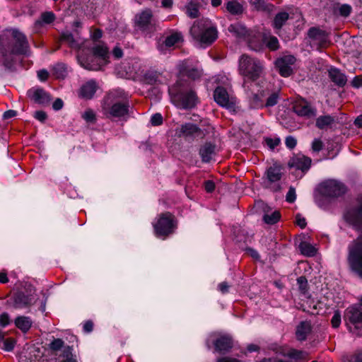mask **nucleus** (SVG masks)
<instances>
[{"label":"nucleus","mask_w":362,"mask_h":362,"mask_svg":"<svg viewBox=\"0 0 362 362\" xmlns=\"http://www.w3.org/2000/svg\"><path fill=\"white\" fill-rule=\"evenodd\" d=\"M279 99V95L277 93H272L266 100L265 106L266 107H272L275 105Z\"/></svg>","instance_id":"obj_40"},{"label":"nucleus","mask_w":362,"mask_h":362,"mask_svg":"<svg viewBox=\"0 0 362 362\" xmlns=\"http://www.w3.org/2000/svg\"><path fill=\"white\" fill-rule=\"evenodd\" d=\"M312 160L308 156L298 153L291 157L288 163L290 168L295 170H300L302 175H304L310 168Z\"/></svg>","instance_id":"obj_13"},{"label":"nucleus","mask_w":362,"mask_h":362,"mask_svg":"<svg viewBox=\"0 0 362 362\" xmlns=\"http://www.w3.org/2000/svg\"><path fill=\"white\" fill-rule=\"evenodd\" d=\"M141 80L147 84L153 85L163 83L165 81V77L161 73L151 70L144 73Z\"/></svg>","instance_id":"obj_20"},{"label":"nucleus","mask_w":362,"mask_h":362,"mask_svg":"<svg viewBox=\"0 0 362 362\" xmlns=\"http://www.w3.org/2000/svg\"><path fill=\"white\" fill-rule=\"evenodd\" d=\"M10 32L15 45H0V62L6 66H10L13 64L16 55L28 53V43L25 36L16 30Z\"/></svg>","instance_id":"obj_2"},{"label":"nucleus","mask_w":362,"mask_h":362,"mask_svg":"<svg viewBox=\"0 0 362 362\" xmlns=\"http://www.w3.org/2000/svg\"><path fill=\"white\" fill-rule=\"evenodd\" d=\"M340 13L343 16H348L351 11V7L347 4H344L340 7Z\"/></svg>","instance_id":"obj_52"},{"label":"nucleus","mask_w":362,"mask_h":362,"mask_svg":"<svg viewBox=\"0 0 362 362\" xmlns=\"http://www.w3.org/2000/svg\"><path fill=\"white\" fill-rule=\"evenodd\" d=\"M135 23L140 29L146 31H151L156 26V21L150 9H146L136 15Z\"/></svg>","instance_id":"obj_12"},{"label":"nucleus","mask_w":362,"mask_h":362,"mask_svg":"<svg viewBox=\"0 0 362 362\" xmlns=\"http://www.w3.org/2000/svg\"><path fill=\"white\" fill-rule=\"evenodd\" d=\"M112 54L115 59H119L123 55L122 50L118 47L114 48Z\"/></svg>","instance_id":"obj_62"},{"label":"nucleus","mask_w":362,"mask_h":362,"mask_svg":"<svg viewBox=\"0 0 362 362\" xmlns=\"http://www.w3.org/2000/svg\"><path fill=\"white\" fill-rule=\"evenodd\" d=\"M351 83L354 87L359 88L360 86H362V76H357L354 77Z\"/></svg>","instance_id":"obj_59"},{"label":"nucleus","mask_w":362,"mask_h":362,"mask_svg":"<svg viewBox=\"0 0 362 362\" xmlns=\"http://www.w3.org/2000/svg\"><path fill=\"white\" fill-rule=\"evenodd\" d=\"M178 68L180 74L187 76L192 79H196L202 75V71L199 69L197 64H194L193 62L189 60L182 62Z\"/></svg>","instance_id":"obj_16"},{"label":"nucleus","mask_w":362,"mask_h":362,"mask_svg":"<svg viewBox=\"0 0 362 362\" xmlns=\"http://www.w3.org/2000/svg\"><path fill=\"white\" fill-rule=\"evenodd\" d=\"M329 75L332 81L337 85L340 86L345 85L346 82V77L339 69L331 68L329 70Z\"/></svg>","instance_id":"obj_26"},{"label":"nucleus","mask_w":362,"mask_h":362,"mask_svg":"<svg viewBox=\"0 0 362 362\" xmlns=\"http://www.w3.org/2000/svg\"><path fill=\"white\" fill-rule=\"evenodd\" d=\"M252 4L255 5V7L257 10H261L264 8V3L263 1L258 0L257 2L252 1Z\"/></svg>","instance_id":"obj_64"},{"label":"nucleus","mask_w":362,"mask_h":362,"mask_svg":"<svg viewBox=\"0 0 362 362\" xmlns=\"http://www.w3.org/2000/svg\"><path fill=\"white\" fill-rule=\"evenodd\" d=\"M288 18V14L286 12L278 13L274 21V27L276 29H280Z\"/></svg>","instance_id":"obj_35"},{"label":"nucleus","mask_w":362,"mask_h":362,"mask_svg":"<svg viewBox=\"0 0 362 362\" xmlns=\"http://www.w3.org/2000/svg\"><path fill=\"white\" fill-rule=\"evenodd\" d=\"M344 320L346 325L352 331L349 325H352L357 328L358 324H362V309L359 305H353L348 307L344 315Z\"/></svg>","instance_id":"obj_11"},{"label":"nucleus","mask_w":362,"mask_h":362,"mask_svg":"<svg viewBox=\"0 0 362 362\" xmlns=\"http://www.w3.org/2000/svg\"><path fill=\"white\" fill-rule=\"evenodd\" d=\"M296 223L302 228H305L306 226V221L305 218L302 217L300 214L296 215Z\"/></svg>","instance_id":"obj_58"},{"label":"nucleus","mask_w":362,"mask_h":362,"mask_svg":"<svg viewBox=\"0 0 362 362\" xmlns=\"http://www.w3.org/2000/svg\"><path fill=\"white\" fill-rule=\"evenodd\" d=\"M199 154L204 162H209L211 160L213 156L215 154L214 146L210 144L204 145L200 148Z\"/></svg>","instance_id":"obj_27"},{"label":"nucleus","mask_w":362,"mask_h":362,"mask_svg":"<svg viewBox=\"0 0 362 362\" xmlns=\"http://www.w3.org/2000/svg\"><path fill=\"white\" fill-rule=\"evenodd\" d=\"M54 74L57 78H64L66 74V66L59 64L54 67Z\"/></svg>","instance_id":"obj_39"},{"label":"nucleus","mask_w":362,"mask_h":362,"mask_svg":"<svg viewBox=\"0 0 362 362\" xmlns=\"http://www.w3.org/2000/svg\"><path fill=\"white\" fill-rule=\"evenodd\" d=\"M210 340L213 341H215L214 346L216 351H226L232 346V341L229 337L227 336H221L220 337H217L216 334H212L210 335L209 339L207 340L206 344L209 347Z\"/></svg>","instance_id":"obj_18"},{"label":"nucleus","mask_w":362,"mask_h":362,"mask_svg":"<svg viewBox=\"0 0 362 362\" xmlns=\"http://www.w3.org/2000/svg\"><path fill=\"white\" fill-rule=\"evenodd\" d=\"M35 117L37 120H39L40 122H43L45 120L47 115H46V113L43 111H37L35 114Z\"/></svg>","instance_id":"obj_61"},{"label":"nucleus","mask_w":362,"mask_h":362,"mask_svg":"<svg viewBox=\"0 0 362 362\" xmlns=\"http://www.w3.org/2000/svg\"><path fill=\"white\" fill-rule=\"evenodd\" d=\"M15 325L18 329L25 332L31 327L32 321L28 317L20 316L16 319Z\"/></svg>","instance_id":"obj_30"},{"label":"nucleus","mask_w":362,"mask_h":362,"mask_svg":"<svg viewBox=\"0 0 362 362\" xmlns=\"http://www.w3.org/2000/svg\"><path fill=\"white\" fill-rule=\"evenodd\" d=\"M92 52L93 57L95 59V62H88L82 54L78 56V62L84 69L91 71H98L110 62V53L107 47L105 45H95L92 48Z\"/></svg>","instance_id":"obj_4"},{"label":"nucleus","mask_w":362,"mask_h":362,"mask_svg":"<svg viewBox=\"0 0 362 362\" xmlns=\"http://www.w3.org/2000/svg\"><path fill=\"white\" fill-rule=\"evenodd\" d=\"M346 218L353 224H356L362 221V206L360 209H354L348 211L346 214Z\"/></svg>","instance_id":"obj_28"},{"label":"nucleus","mask_w":362,"mask_h":362,"mask_svg":"<svg viewBox=\"0 0 362 362\" xmlns=\"http://www.w3.org/2000/svg\"><path fill=\"white\" fill-rule=\"evenodd\" d=\"M64 345V342L60 339H54L50 344V347L53 350H59Z\"/></svg>","instance_id":"obj_50"},{"label":"nucleus","mask_w":362,"mask_h":362,"mask_svg":"<svg viewBox=\"0 0 362 362\" xmlns=\"http://www.w3.org/2000/svg\"><path fill=\"white\" fill-rule=\"evenodd\" d=\"M323 147V143L320 139H315L312 143V150L314 152H319Z\"/></svg>","instance_id":"obj_46"},{"label":"nucleus","mask_w":362,"mask_h":362,"mask_svg":"<svg viewBox=\"0 0 362 362\" xmlns=\"http://www.w3.org/2000/svg\"><path fill=\"white\" fill-rule=\"evenodd\" d=\"M61 40L66 42L73 49H80L83 44L82 40L78 37H74L73 35L66 31L62 34Z\"/></svg>","instance_id":"obj_23"},{"label":"nucleus","mask_w":362,"mask_h":362,"mask_svg":"<svg viewBox=\"0 0 362 362\" xmlns=\"http://www.w3.org/2000/svg\"><path fill=\"white\" fill-rule=\"evenodd\" d=\"M151 123L153 126H158L163 123V117L160 113H156L151 118Z\"/></svg>","instance_id":"obj_45"},{"label":"nucleus","mask_w":362,"mask_h":362,"mask_svg":"<svg viewBox=\"0 0 362 362\" xmlns=\"http://www.w3.org/2000/svg\"><path fill=\"white\" fill-rule=\"evenodd\" d=\"M176 133L180 136H194L199 133V129L195 124L187 123L177 129Z\"/></svg>","instance_id":"obj_24"},{"label":"nucleus","mask_w":362,"mask_h":362,"mask_svg":"<svg viewBox=\"0 0 362 362\" xmlns=\"http://www.w3.org/2000/svg\"><path fill=\"white\" fill-rule=\"evenodd\" d=\"M341 321V313L339 310H335L331 320L332 325L334 328L339 327Z\"/></svg>","instance_id":"obj_41"},{"label":"nucleus","mask_w":362,"mask_h":362,"mask_svg":"<svg viewBox=\"0 0 362 362\" xmlns=\"http://www.w3.org/2000/svg\"><path fill=\"white\" fill-rule=\"evenodd\" d=\"M267 47L272 50L276 49L279 47V42L277 38L275 37H270L267 42Z\"/></svg>","instance_id":"obj_47"},{"label":"nucleus","mask_w":362,"mask_h":362,"mask_svg":"<svg viewBox=\"0 0 362 362\" xmlns=\"http://www.w3.org/2000/svg\"><path fill=\"white\" fill-rule=\"evenodd\" d=\"M15 341L11 339H7L4 341V349L7 351L13 350L14 348Z\"/></svg>","instance_id":"obj_53"},{"label":"nucleus","mask_w":362,"mask_h":362,"mask_svg":"<svg viewBox=\"0 0 362 362\" xmlns=\"http://www.w3.org/2000/svg\"><path fill=\"white\" fill-rule=\"evenodd\" d=\"M322 192L327 197H334L344 193L343 185L336 180H327L321 185Z\"/></svg>","instance_id":"obj_15"},{"label":"nucleus","mask_w":362,"mask_h":362,"mask_svg":"<svg viewBox=\"0 0 362 362\" xmlns=\"http://www.w3.org/2000/svg\"><path fill=\"white\" fill-rule=\"evenodd\" d=\"M294 112L300 117H311L315 115V110L305 100H297L293 105Z\"/></svg>","instance_id":"obj_17"},{"label":"nucleus","mask_w":362,"mask_h":362,"mask_svg":"<svg viewBox=\"0 0 362 362\" xmlns=\"http://www.w3.org/2000/svg\"><path fill=\"white\" fill-rule=\"evenodd\" d=\"M265 143L271 149H274L280 144V139L279 138H266Z\"/></svg>","instance_id":"obj_44"},{"label":"nucleus","mask_w":362,"mask_h":362,"mask_svg":"<svg viewBox=\"0 0 362 362\" xmlns=\"http://www.w3.org/2000/svg\"><path fill=\"white\" fill-rule=\"evenodd\" d=\"M296 62V58L292 55H286L276 61V66L279 74L284 77H288L293 73V66Z\"/></svg>","instance_id":"obj_14"},{"label":"nucleus","mask_w":362,"mask_h":362,"mask_svg":"<svg viewBox=\"0 0 362 362\" xmlns=\"http://www.w3.org/2000/svg\"><path fill=\"white\" fill-rule=\"evenodd\" d=\"M280 216L279 211H274L271 214H265L263 219L267 224H274L279 220Z\"/></svg>","instance_id":"obj_38"},{"label":"nucleus","mask_w":362,"mask_h":362,"mask_svg":"<svg viewBox=\"0 0 362 362\" xmlns=\"http://www.w3.org/2000/svg\"><path fill=\"white\" fill-rule=\"evenodd\" d=\"M310 332V324L308 322H301L297 327L296 337L298 340L305 339L307 334Z\"/></svg>","instance_id":"obj_29"},{"label":"nucleus","mask_w":362,"mask_h":362,"mask_svg":"<svg viewBox=\"0 0 362 362\" xmlns=\"http://www.w3.org/2000/svg\"><path fill=\"white\" fill-rule=\"evenodd\" d=\"M297 282H298L299 288L303 292H305L306 289H307V284H308L307 279L303 276H300L297 279Z\"/></svg>","instance_id":"obj_48"},{"label":"nucleus","mask_w":362,"mask_h":362,"mask_svg":"<svg viewBox=\"0 0 362 362\" xmlns=\"http://www.w3.org/2000/svg\"><path fill=\"white\" fill-rule=\"evenodd\" d=\"M153 227L158 237H165L173 233L175 228L173 215L170 213L161 214Z\"/></svg>","instance_id":"obj_9"},{"label":"nucleus","mask_w":362,"mask_h":362,"mask_svg":"<svg viewBox=\"0 0 362 362\" xmlns=\"http://www.w3.org/2000/svg\"><path fill=\"white\" fill-rule=\"evenodd\" d=\"M214 98L219 105L230 111H235L236 98L233 94L227 92L224 88L217 87L214 90Z\"/></svg>","instance_id":"obj_10"},{"label":"nucleus","mask_w":362,"mask_h":362,"mask_svg":"<svg viewBox=\"0 0 362 362\" xmlns=\"http://www.w3.org/2000/svg\"><path fill=\"white\" fill-rule=\"evenodd\" d=\"M49 73L45 69L37 71V77L41 81H45L47 79Z\"/></svg>","instance_id":"obj_56"},{"label":"nucleus","mask_w":362,"mask_h":362,"mask_svg":"<svg viewBox=\"0 0 362 362\" xmlns=\"http://www.w3.org/2000/svg\"><path fill=\"white\" fill-rule=\"evenodd\" d=\"M182 38L179 33H173L165 39L163 44L166 47H171L177 43Z\"/></svg>","instance_id":"obj_37"},{"label":"nucleus","mask_w":362,"mask_h":362,"mask_svg":"<svg viewBox=\"0 0 362 362\" xmlns=\"http://www.w3.org/2000/svg\"><path fill=\"white\" fill-rule=\"evenodd\" d=\"M296 199V189L293 187H290L288 192L286 196V200L289 203H293Z\"/></svg>","instance_id":"obj_43"},{"label":"nucleus","mask_w":362,"mask_h":362,"mask_svg":"<svg viewBox=\"0 0 362 362\" xmlns=\"http://www.w3.org/2000/svg\"><path fill=\"white\" fill-rule=\"evenodd\" d=\"M125 71L128 77L134 79L141 80L144 76L142 66L141 64L137 62L132 63V66H129L128 68L125 66Z\"/></svg>","instance_id":"obj_25"},{"label":"nucleus","mask_w":362,"mask_h":362,"mask_svg":"<svg viewBox=\"0 0 362 362\" xmlns=\"http://www.w3.org/2000/svg\"><path fill=\"white\" fill-rule=\"evenodd\" d=\"M227 11L233 15H238L243 13V5L235 0L229 1L226 4Z\"/></svg>","instance_id":"obj_32"},{"label":"nucleus","mask_w":362,"mask_h":362,"mask_svg":"<svg viewBox=\"0 0 362 362\" xmlns=\"http://www.w3.org/2000/svg\"><path fill=\"white\" fill-rule=\"evenodd\" d=\"M190 34L201 46H208L218 37V31L209 20L196 21L190 29Z\"/></svg>","instance_id":"obj_3"},{"label":"nucleus","mask_w":362,"mask_h":362,"mask_svg":"<svg viewBox=\"0 0 362 362\" xmlns=\"http://www.w3.org/2000/svg\"><path fill=\"white\" fill-rule=\"evenodd\" d=\"M54 19V16L51 12H47L42 15V21L45 23H50Z\"/></svg>","instance_id":"obj_49"},{"label":"nucleus","mask_w":362,"mask_h":362,"mask_svg":"<svg viewBox=\"0 0 362 362\" xmlns=\"http://www.w3.org/2000/svg\"><path fill=\"white\" fill-rule=\"evenodd\" d=\"M286 146L289 148H293L297 144L296 139L293 136H288L285 141Z\"/></svg>","instance_id":"obj_51"},{"label":"nucleus","mask_w":362,"mask_h":362,"mask_svg":"<svg viewBox=\"0 0 362 362\" xmlns=\"http://www.w3.org/2000/svg\"><path fill=\"white\" fill-rule=\"evenodd\" d=\"M98 89V85L95 81H89L83 84L80 89V96L86 98L90 99L95 94Z\"/></svg>","instance_id":"obj_22"},{"label":"nucleus","mask_w":362,"mask_h":362,"mask_svg":"<svg viewBox=\"0 0 362 362\" xmlns=\"http://www.w3.org/2000/svg\"><path fill=\"white\" fill-rule=\"evenodd\" d=\"M34 298L31 295H25L19 293L13 299V305L16 308L21 309L30 306L33 303Z\"/></svg>","instance_id":"obj_21"},{"label":"nucleus","mask_w":362,"mask_h":362,"mask_svg":"<svg viewBox=\"0 0 362 362\" xmlns=\"http://www.w3.org/2000/svg\"><path fill=\"white\" fill-rule=\"evenodd\" d=\"M93 324L90 321H87L83 325V329L86 332H90L93 330Z\"/></svg>","instance_id":"obj_63"},{"label":"nucleus","mask_w":362,"mask_h":362,"mask_svg":"<svg viewBox=\"0 0 362 362\" xmlns=\"http://www.w3.org/2000/svg\"><path fill=\"white\" fill-rule=\"evenodd\" d=\"M228 31L233 33L237 37H243L247 33L246 28L240 23L230 25L228 27Z\"/></svg>","instance_id":"obj_33"},{"label":"nucleus","mask_w":362,"mask_h":362,"mask_svg":"<svg viewBox=\"0 0 362 362\" xmlns=\"http://www.w3.org/2000/svg\"><path fill=\"white\" fill-rule=\"evenodd\" d=\"M282 167L276 163L270 166L265 173L264 185L274 192L281 189L280 180L282 177Z\"/></svg>","instance_id":"obj_7"},{"label":"nucleus","mask_w":362,"mask_h":362,"mask_svg":"<svg viewBox=\"0 0 362 362\" xmlns=\"http://www.w3.org/2000/svg\"><path fill=\"white\" fill-rule=\"evenodd\" d=\"M176 87H171L169 91L171 94H174V101L177 106L180 108L187 109L195 106L197 102V98L194 92L186 91L175 93Z\"/></svg>","instance_id":"obj_8"},{"label":"nucleus","mask_w":362,"mask_h":362,"mask_svg":"<svg viewBox=\"0 0 362 362\" xmlns=\"http://www.w3.org/2000/svg\"><path fill=\"white\" fill-rule=\"evenodd\" d=\"M334 122V118L330 115L320 116L316 119V126L320 129H324L330 127Z\"/></svg>","instance_id":"obj_31"},{"label":"nucleus","mask_w":362,"mask_h":362,"mask_svg":"<svg viewBox=\"0 0 362 362\" xmlns=\"http://www.w3.org/2000/svg\"><path fill=\"white\" fill-rule=\"evenodd\" d=\"M321 35V31L316 28H311L309 30V36L314 39H318V37Z\"/></svg>","instance_id":"obj_57"},{"label":"nucleus","mask_w":362,"mask_h":362,"mask_svg":"<svg viewBox=\"0 0 362 362\" xmlns=\"http://www.w3.org/2000/svg\"><path fill=\"white\" fill-rule=\"evenodd\" d=\"M199 8L198 4L194 2L189 3L185 7L187 15L192 18L198 17L199 14Z\"/></svg>","instance_id":"obj_34"},{"label":"nucleus","mask_w":362,"mask_h":362,"mask_svg":"<svg viewBox=\"0 0 362 362\" xmlns=\"http://www.w3.org/2000/svg\"><path fill=\"white\" fill-rule=\"evenodd\" d=\"M28 97L35 103L46 104L49 101V95L40 88H32L28 91Z\"/></svg>","instance_id":"obj_19"},{"label":"nucleus","mask_w":362,"mask_h":362,"mask_svg":"<svg viewBox=\"0 0 362 362\" xmlns=\"http://www.w3.org/2000/svg\"><path fill=\"white\" fill-rule=\"evenodd\" d=\"M204 188L207 192H211L215 189V184L211 180H207L204 183Z\"/></svg>","instance_id":"obj_55"},{"label":"nucleus","mask_w":362,"mask_h":362,"mask_svg":"<svg viewBox=\"0 0 362 362\" xmlns=\"http://www.w3.org/2000/svg\"><path fill=\"white\" fill-rule=\"evenodd\" d=\"M128 95L122 89L109 92L102 103V112L107 118L124 117L128 114Z\"/></svg>","instance_id":"obj_1"},{"label":"nucleus","mask_w":362,"mask_h":362,"mask_svg":"<svg viewBox=\"0 0 362 362\" xmlns=\"http://www.w3.org/2000/svg\"><path fill=\"white\" fill-rule=\"evenodd\" d=\"M239 70L245 78L255 81L261 76L263 66L257 59L244 54L239 60Z\"/></svg>","instance_id":"obj_5"},{"label":"nucleus","mask_w":362,"mask_h":362,"mask_svg":"<svg viewBox=\"0 0 362 362\" xmlns=\"http://www.w3.org/2000/svg\"><path fill=\"white\" fill-rule=\"evenodd\" d=\"M299 248L303 255L308 257H312L315 255V249L310 244L307 243H301L299 245Z\"/></svg>","instance_id":"obj_36"},{"label":"nucleus","mask_w":362,"mask_h":362,"mask_svg":"<svg viewBox=\"0 0 362 362\" xmlns=\"http://www.w3.org/2000/svg\"><path fill=\"white\" fill-rule=\"evenodd\" d=\"M63 101L60 98H57L52 104V107L55 110H59L63 107Z\"/></svg>","instance_id":"obj_60"},{"label":"nucleus","mask_w":362,"mask_h":362,"mask_svg":"<svg viewBox=\"0 0 362 362\" xmlns=\"http://www.w3.org/2000/svg\"><path fill=\"white\" fill-rule=\"evenodd\" d=\"M82 117L86 122H93L95 119V115L94 112L90 109L86 110L83 112Z\"/></svg>","instance_id":"obj_42"},{"label":"nucleus","mask_w":362,"mask_h":362,"mask_svg":"<svg viewBox=\"0 0 362 362\" xmlns=\"http://www.w3.org/2000/svg\"><path fill=\"white\" fill-rule=\"evenodd\" d=\"M347 260L351 271L362 279V238L349 245Z\"/></svg>","instance_id":"obj_6"},{"label":"nucleus","mask_w":362,"mask_h":362,"mask_svg":"<svg viewBox=\"0 0 362 362\" xmlns=\"http://www.w3.org/2000/svg\"><path fill=\"white\" fill-rule=\"evenodd\" d=\"M10 320L8 314L3 313L0 315V326L5 327L9 324Z\"/></svg>","instance_id":"obj_54"}]
</instances>
